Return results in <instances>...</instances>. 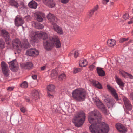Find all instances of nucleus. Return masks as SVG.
Wrapping results in <instances>:
<instances>
[{
  "label": "nucleus",
  "mask_w": 133,
  "mask_h": 133,
  "mask_svg": "<svg viewBox=\"0 0 133 133\" xmlns=\"http://www.w3.org/2000/svg\"><path fill=\"white\" fill-rule=\"evenodd\" d=\"M29 36L31 40L34 42H37L38 39H42L45 48L47 50H51L54 46L58 48L61 46V44L58 37L54 35L52 37H49L47 33L35 31H29Z\"/></svg>",
  "instance_id": "1"
},
{
  "label": "nucleus",
  "mask_w": 133,
  "mask_h": 133,
  "mask_svg": "<svg viewBox=\"0 0 133 133\" xmlns=\"http://www.w3.org/2000/svg\"><path fill=\"white\" fill-rule=\"evenodd\" d=\"M89 121L91 125L89 129L92 133H108L109 127L108 124L101 122V115L97 110L89 113L88 115Z\"/></svg>",
  "instance_id": "2"
},
{
  "label": "nucleus",
  "mask_w": 133,
  "mask_h": 133,
  "mask_svg": "<svg viewBox=\"0 0 133 133\" xmlns=\"http://www.w3.org/2000/svg\"><path fill=\"white\" fill-rule=\"evenodd\" d=\"M86 93L85 90L82 89H78L74 91L72 93L73 99L79 101H82L86 97Z\"/></svg>",
  "instance_id": "3"
},
{
  "label": "nucleus",
  "mask_w": 133,
  "mask_h": 133,
  "mask_svg": "<svg viewBox=\"0 0 133 133\" xmlns=\"http://www.w3.org/2000/svg\"><path fill=\"white\" fill-rule=\"evenodd\" d=\"M85 114L83 111L77 113L73 118L72 122L75 126L79 127L83 123L85 118Z\"/></svg>",
  "instance_id": "4"
},
{
  "label": "nucleus",
  "mask_w": 133,
  "mask_h": 133,
  "mask_svg": "<svg viewBox=\"0 0 133 133\" xmlns=\"http://www.w3.org/2000/svg\"><path fill=\"white\" fill-rule=\"evenodd\" d=\"M104 97L105 99L104 100L105 102H107V105L109 108H112L114 105L115 103V100L112 98H109L108 95H105Z\"/></svg>",
  "instance_id": "5"
},
{
  "label": "nucleus",
  "mask_w": 133,
  "mask_h": 133,
  "mask_svg": "<svg viewBox=\"0 0 133 133\" xmlns=\"http://www.w3.org/2000/svg\"><path fill=\"white\" fill-rule=\"evenodd\" d=\"M39 53V51L38 50L34 48H31L27 51L26 54L30 56L35 57L38 55Z\"/></svg>",
  "instance_id": "6"
},
{
  "label": "nucleus",
  "mask_w": 133,
  "mask_h": 133,
  "mask_svg": "<svg viewBox=\"0 0 133 133\" xmlns=\"http://www.w3.org/2000/svg\"><path fill=\"white\" fill-rule=\"evenodd\" d=\"M15 25L17 27L22 26V24L24 23L23 18L19 15L16 16L15 19Z\"/></svg>",
  "instance_id": "7"
},
{
  "label": "nucleus",
  "mask_w": 133,
  "mask_h": 133,
  "mask_svg": "<svg viewBox=\"0 0 133 133\" xmlns=\"http://www.w3.org/2000/svg\"><path fill=\"white\" fill-rule=\"evenodd\" d=\"M2 70L5 76H8L9 73V68L7 64L4 62H2L1 64Z\"/></svg>",
  "instance_id": "8"
},
{
  "label": "nucleus",
  "mask_w": 133,
  "mask_h": 133,
  "mask_svg": "<svg viewBox=\"0 0 133 133\" xmlns=\"http://www.w3.org/2000/svg\"><path fill=\"white\" fill-rule=\"evenodd\" d=\"M9 65L11 70L14 72H16L18 69L17 62L15 60L9 62Z\"/></svg>",
  "instance_id": "9"
},
{
  "label": "nucleus",
  "mask_w": 133,
  "mask_h": 133,
  "mask_svg": "<svg viewBox=\"0 0 133 133\" xmlns=\"http://www.w3.org/2000/svg\"><path fill=\"white\" fill-rule=\"evenodd\" d=\"M96 106L103 112L106 113L107 112V110L106 109L104 105L99 100H95L94 101Z\"/></svg>",
  "instance_id": "10"
},
{
  "label": "nucleus",
  "mask_w": 133,
  "mask_h": 133,
  "mask_svg": "<svg viewBox=\"0 0 133 133\" xmlns=\"http://www.w3.org/2000/svg\"><path fill=\"white\" fill-rule=\"evenodd\" d=\"M12 45L14 48H16V49L20 51L21 48V42L18 39H16L12 41Z\"/></svg>",
  "instance_id": "11"
},
{
  "label": "nucleus",
  "mask_w": 133,
  "mask_h": 133,
  "mask_svg": "<svg viewBox=\"0 0 133 133\" xmlns=\"http://www.w3.org/2000/svg\"><path fill=\"white\" fill-rule=\"evenodd\" d=\"M123 100L127 109L129 110H131L132 107L131 102L125 96L123 97Z\"/></svg>",
  "instance_id": "12"
},
{
  "label": "nucleus",
  "mask_w": 133,
  "mask_h": 133,
  "mask_svg": "<svg viewBox=\"0 0 133 133\" xmlns=\"http://www.w3.org/2000/svg\"><path fill=\"white\" fill-rule=\"evenodd\" d=\"M116 127L120 133H125L127 131V128L120 123L116 124Z\"/></svg>",
  "instance_id": "13"
},
{
  "label": "nucleus",
  "mask_w": 133,
  "mask_h": 133,
  "mask_svg": "<svg viewBox=\"0 0 133 133\" xmlns=\"http://www.w3.org/2000/svg\"><path fill=\"white\" fill-rule=\"evenodd\" d=\"M2 35V37L5 39L7 43H9L10 38L9 33L6 30H2L1 31Z\"/></svg>",
  "instance_id": "14"
},
{
  "label": "nucleus",
  "mask_w": 133,
  "mask_h": 133,
  "mask_svg": "<svg viewBox=\"0 0 133 133\" xmlns=\"http://www.w3.org/2000/svg\"><path fill=\"white\" fill-rule=\"evenodd\" d=\"M107 88L111 92L113 96L115 98L117 101L118 100V98L117 94L115 90L112 87L109 85H107Z\"/></svg>",
  "instance_id": "15"
},
{
  "label": "nucleus",
  "mask_w": 133,
  "mask_h": 133,
  "mask_svg": "<svg viewBox=\"0 0 133 133\" xmlns=\"http://www.w3.org/2000/svg\"><path fill=\"white\" fill-rule=\"evenodd\" d=\"M53 28L54 31L60 34H63V33L62 28L58 26L56 23H52Z\"/></svg>",
  "instance_id": "16"
},
{
  "label": "nucleus",
  "mask_w": 133,
  "mask_h": 133,
  "mask_svg": "<svg viewBox=\"0 0 133 133\" xmlns=\"http://www.w3.org/2000/svg\"><path fill=\"white\" fill-rule=\"evenodd\" d=\"M47 18L49 21L51 22L52 24L53 23H56L55 22L57 21V19L54 15L49 13L47 16Z\"/></svg>",
  "instance_id": "17"
},
{
  "label": "nucleus",
  "mask_w": 133,
  "mask_h": 133,
  "mask_svg": "<svg viewBox=\"0 0 133 133\" xmlns=\"http://www.w3.org/2000/svg\"><path fill=\"white\" fill-rule=\"evenodd\" d=\"M43 1L44 3L49 7L53 8L55 5V2L53 0H43Z\"/></svg>",
  "instance_id": "18"
},
{
  "label": "nucleus",
  "mask_w": 133,
  "mask_h": 133,
  "mask_svg": "<svg viewBox=\"0 0 133 133\" xmlns=\"http://www.w3.org/2000/svg\"><path fill=\"white\" fill-rule=\"evenodd\" d=\"M44 16V14L41 12H37L36 14V19L39 22H42Z\"/></svg>",
  "instance_id": "19"
},
{
  "label": "nucleus",
  "mask_w": 133,
  "mask_h": 133,
  "mask_svg": "<svg viewBox=\"0 0 133 133\" xmlns=\"http://www.w3.org/2000/svg\"><path fill=\"white\" fill-rule=\"evenodd\" d=\"M32 97L35 101L39 99V93L37 91L35 90L33 91Z\"/></svg>",
  "instance_id": "20"
},
{
  "label": "nucleus",
  "mask_w": 133,
  "mask_h": 133,
  "mask_svg": "<svg viewBox=\"0 0 133 133\" xmlns=\"http://www.w3.org/2000/svg\"><path fill=\"white\" fill-rule=\"evenodd\" d=\"M116 42L115 40L113 39H109L107 42V44L109 46L112 47L115 45Z\"/></svg>",
  "instance_id": "21"
},
{
  "label": "nucleus",
  "mask_w": 133,
  "mask_h": 133,
  "mask_svg": "<svg viewBox=\"0 0 133 133\" xmlns=\"http://www.w3.org/2000/svg\"><path fill=\"white\" fill-rule=\"evenodd\" d=\"M28 5L30 8L35 9L36 8L37 5L36 2L32 0L29 3Z\"/></svg>",
  "instance_id": "22"
},
{
  "label": "nucleus",
  "mask_w": 133,
  "mask_h": 133,
  "mask_svg": "<svg viewBox=\"0 0 133 133\" xmlns=\"http://www.w3.org/2000/svg\"><path fill=\"white\" fill-rule=\"evenodd\" d=\"M79 65L81 67H83L86 66L87 64V61L84 59H81L79 61Z\"/></svg>",
  "instance_id": "23"
},
{
  "label": "nucleus",
  "mask_w": 133,
  "mask_h": 133,
  "mask_svg": "<svg viewBox=\"0 0 133 133\" xmlns=\"http://www.w3.org/2000/svg\"><path fill=\"white\" fill-rule=\"evenodd\" d=\"M97 72L99 76H103L105 75L104 71L101 68H97Z\"/></svg>",
  "instance_id": "24"
},
{
  "label": "nucleus",
  "mask_w": 133,
  "mask_h": 133,
  "mask_svg": "<svg viewBox=\"0 0 133 133\" xmlns=\"http://www.w3.org/2000/svg\"><path fill=\"white\" fill-rule=\"evenodd\" d=\"M24 68L26 69H29L32 68L33 64L31 62H27L24 64Z\"/></svg>",
  "instance_id": "25"
},
{
  "label": "nucleus",
  "mask_w": 133,
  "mask_h": 133,
  "mask_svg": "<svg viewBox=\"0 0 133 133\" xmlns=\"http://www.w3.org/2000/svg\"><path fill=\"white\" fill-rule=\"evenodd\" d=\"M10 4L12 6L16 8H18L19 6L18 3L16 1L14 0H10L9 2Z\"/></svg>",
  "instance_id": "26"
},
{
  "label": "nucleus",
  "mask_w": 133,
  "mask_h": 133,
  "mask_svg": "<svg viewBox=\"0 0 133 133\" xmlns=\"http://www.w3.org/2000/svg\"><path fill=\"white\" fill-rule=\"evenodd\" d=\"M118 84L120 87H124V83L123 82L122 80L117 77L115 78Z\"/></svg>",
  "instance_id": "27"
},
{
  "label": "nucleus",
  "mask_w": 133,
  "mask_h": 133,
  "mask_svg": "<svg viewBox=\"0 0 133 133\" xmlns=\"http://www.w3.org/2000/svg\"><path fill=\"white\" fill-rule=\"evenodd\" d=\"M122 76L124 77H128L130 79H133V76L125 72H123L121 73Z\"/></svg>",
  "instance_id": "28"
},
{
  "label": "nucleus",
  "mask_w": 133,
  "mask_h": 133,
  "mask_svg": "<svg viewBox=\"0 0 133 133\" xmlns=\"http://www.w3.org/2000/svg\"><path fill=\"white\" fill-rule=\"evenodd\" d=\"M57 72L55 70H53L51 71L50 76L53 79H54L57 77Z\"/></svg>",
  "instance_id": "29"
},
{
  "label": "nucleus",
  "mask_w": 133,
  "mask_h": 133,
  "mask_svg": "<svg viewBox=\"0 0 133 133\" xmlns=\"http://www.w3.org/2000/svg\"><path fill=\"white\" fill-rule=\"evenodd\" d=\"M93 83L94 85L96 87L99 89L102 88V87L101 85L98 81H93Z\"/></svg>",
  "instance_id": "30"
},
{
  "label": "nucleus",
  "mask_w": 133,
  "mask_h": 133,
  "mask_svg": "<svg viewBox=\"0 0 133 133\" xmlns=\"http://www.w3.org/2000/svg\"><path fill=\"white\" fill-rule=\"evenodd\" d=\"M66 78L65 75L64 73L61 74L58 77V79L60 81L65 80Z\"/></svg>",
  "instance_id": "31"
},
{
  "label": "nucleus",
  "mask_w": 133,
  "mask_h": 133,
  "mask_svg": "<svg viewBox=\"0 0 133 133\" xmlns=\"http://www.w3.org/2000/svg\"><path fill=\"white\" fill-rule=\"evenodd\" d=\"M73 53L74 56L75 58H77L79 55L78 51L73 50L69 54V55L71 56V54Z\"/></svg>",
  "instance_id": "32"
},
{
  "label": "nucleus",
  "mask_w": 133,
  "mask_h": 133,
  "mask_svg": "<svg viewBox=\"0 0 133 133\" xmlns=\"http://www.w3.org/2000/svg\"><path fill=\"white\" fill-rule=\"evenodd\" d=\"M29 46V44L28 40L26 39L24 40L23 42V46L24 47L27 48Z\"/></svg>",
  "instance_id": "33"
},
{
  "label": "nucleus",
  "mask_w": 133,
  "mask_h": 133,
  "mask_svg": "<svg viewBox=\"0 0 133 133\" xmlns=\"http://www.w3.org/2000/svg\"><path fill=\"white\" fill-rule=\"evenodd\" d=\"M47 89L49 91H54L55 87L53 85H49L47 87Z\"/></svg>",
  "instance_id": "34"
},
{
  "label": "nucleus",
  "mask_w": 133,
  "mask_h": 133,
  "mask_svg": "<svg viewBox=\"0 0 133 133\" xmlns=\"http://www.w3.org/2000/svg\"><path fill=\"white\" fill-rule=\"evenodd\" d=\"M20 86L23 88H26L28 87V84L26 81H24L20 85Z\"/></svg>",
  "instance_id": "35"
},
{
  "label": "nucleus",
  "mask_w": 133,
  "mask_h": 133,
  "mask_svg": "<svg viewBox=\"0 0 133 133\" xmlns=\"http://www.w3.org/2000/svg\"><path fill=\"white\" fill-rule=\"evenodd\" d=\"M36 28L38 29H42L43 27L44 26L42 24L39 23H37L36 24Z\"/></svg>",
  "instance_id": "36"
},
{
  "label": "nucleus",
  "mask_w": 133,
  "mask_h": 133,
  "mask_svg": "<svg viewBox=\"0 0 133 133\" xmlns=\"http://www.w3.org/2000/svg\"><path fill=\"white\" fill-rule=\"evenodd\" d=\"M4 42L2 39H0V48H4Z\"/></svg>",
  "instance_id": "37"
},
{
  "label": "nucleus",
  "mask_w": 133,
  "mask_h": 133,
  "mask_svg": "<svg viewBox=\"0 0 133 133\" xmlns=\"http://www.w3.org/2000/svg\"><path fill=\"white\" fill-rule=\"evenodd\" d=\"M129 39V38H123L119 40V42L121 43H122L128 40Z\"/></svg>",
  "instance_id": "38"
},
{
  "label": "nucleus",
  "mask_w": 133,
  "mask_h": 133,
  "mask_svg": "<svg viewBox=\"0 0 133 133\" xmlns=\"http://www.w3.org/2000/svg\"><path fill=\"white\" fill-rule=\"evenodd\" d=\"M98 9V6L96 5L94 7L93 9L92 10H91V13H93L94 12L96 11Z\"/></svg>",
  "instance_id": "39"
},
{
  "label": "nucleus",
  "mask_w": 133,
  "mask_h": 133,
  "mask_svg": "<svg viewBox=\"0 0 133 133\" xmlns=\"http://www.w3.org/2000/svg\"><path fill=\"white\" fill-rule=\"evenodd\" d=\"M81 70L80 69L76 68L74 70V73H76L80 72Z\"/></svg>",
  "instance_id": "40"
},
{
  "label": "nucleus",
  "mask_w": 133,
  "mask_h": 133,
  "mask_svg": "<svg viewBox=\"0 0 133 133\" xmlns=\"http://www.w3.org/2000/svg\"><path fill=\"white\" fill-rule=\"evenodd\" d=\"M123 18L125 19H127L129 18V15L127 14H124L123 16Z\"/></svg>",
  "instance_id": "41"
},
{
  "label": "nucleus",
  "mask_w": 133,
  "mask_h": 133,
  "mask_svg": "<svg viewBox=\"0 0 133 133\" xmlns=\"http://www.w3.org/2000/svg\"><path fill=\"white\" fill-rule=\"evenodd\" d=\"M24 19L27 21H28L30 20L31 17L30 15H28L24 17Z\"/></svg>",
  "instance_id": "42"
},
{
  "label": "nucleus",
  "mask_w": 133,
  "mask_h": 133,
  "mask_svg": "<svg viewBox=\"0 0 133 133\" xmlns=\"http://www.w3.org/2000/svg\"><path fill=\"white\" fill-rule=\"evenodd\" d=\"M69 0H59V1L64 4H66L67 3Z\"/></svg>",
  "instance_id": "43"
},
{
  "label": "nucleus",
  "mask_w": 133,
  "mask_h": 133,
  "mask_svg": "<svg viewBox=\"0 0 133 133\" xmlns=\"http://www.w3.org/2000/svg\"><path fill=\"white\" fill-rule=\"evenodd\" d=\"M47 67L46 65L44 66L41 67V71H44L46 69V68Z\"/></svg>",
  "instance_id": "44"
},
{
  "label": "nucleus",
  "mask_w": 133,
  "mask_h": 133,
  "mask_svg": "<svg viewBox=\"0 0 133 133\" xmlns=\"http://www.w3.org/2000/svg\"><path fill=\"white\" fill-rule=\"evenodd\" d=\"M20 110L23 113L24 112L26 111L25 108L24 107H22L20 108Z\"/></svg>",
  "instance_id": "45"
},
{
  "label": "nucleus",
  "mask_w": 133,
  "mask_h": 133,
  "mask_svg": "<svg viewBox=\"0 0 133 133\" xmlns=\"http://www.w3.org/2000/svg\"><path fill=\"white\" fill-rule=\"evenodd\" d=\"M95 66L93 65H90L89 67L90 70H92L94 69Z\"/></svg>",
  "instance_id": "46"
},
{
  "label": "nucleus",
  "mask_w": 133,
  "mask_h": 133,
  "mask_svg": "<svg viewBox=\"0 0 133 133\" xmlns=\"http://www.w3.org/2000/svg\"><path fill=\"white\" fill-rule=\"evenodd\" d=\"M14 89V88L13 87H9L7 90L8 91H10Z\"/></svg>",
  "instance_id": "47"
},
{
  "label": "nucleus",
  "mask_w": 133,
  "mask_h": 133,
  "mask_svg": "<svg viewBox=\"0 0 133 133\" xmlns=\"http://www.w3.org/2000/svg\"><path fill=\"white\" fill-rule=\"evenodd\" d=\"M109 2V0H103L102 3L104 4H105Z\"/></svg>",
  "instance_id": "48"
},
{
  "label": "nucleus",
  "mask_w": 133,
  "mask_h": 133,
  "mask_svg": "<svg viewBox=\"0 0 133 133\" xmlns=\"http://www.w3.org/2000/svg\"><path fill=\"white\" fill-rule=\"evenodd\" d=\"M48 96L51 98H53V96L49 92H48Z\"/></svg>",
  "instance_id": "49"
},
{
  "label": "nucleus",
  "mask_w": 133,
  "mask_h": 133,
  "mask_svg": "<svg viewBox=\"0 0 133 133\" xmlns=\"http://www.w3.org/2000/svg\"><path fill=\"white\" fill-rule=\"evenodd\" d=\"M32 77L35 80L37 79V76L36 75H32Z\"/></svg>",
  "instance_id": "50"
},
{
  "label": "nucleus",
  "mask_w": 133,
  "mask_h": 133,
  "mask_svg": "<svg viewBox=\"0 0 133 133\" xmlns=\"http://www.w3.org/2000/svg\"><path fill=\"white\" fill-rule=\"evenodd\" d=\"M133 23V17L132 18L130 21L128 22V24H131Z\"/></svg>",
  "instance_id": "51"
},
{
  "label": "nucleus",
  "mask_w": 133,
  "mask_h": 133,
  "mask_svg": "<svg viewBox=\"0 0 133 133\" xmlns=\"http://www.w3.org/2000/svg\"><path fill=\"white\" fill-rule=\"evenodd\" d=\"M91 11L89 12V16L90 17H91L92 16V14L93 13H91Z\"/></svg>",
  "instance_id": "52"
},
{
  "label": "nucleus",
  "mask_w": 133,
  "mask_h": 133,
  "mask_svg": "<svg viewBox=\"0 0 133 133\" xmlns=\"http://www.w3.org/2000/svg\"><path fill=\"white\" fill-rule=\"evenodd\" d=\"M130 95L131 96L133 100V92L131 93Z\"/></svg>",
  "instance_id": "53"
},
{
  "label": "nucleus",
  "mask_w": 133,
  "mask_h": 133,
  "mask_svg": "<svg viewBox=\"0 0 133 133\" xmlns=\"http://www.w3.org/2000/svg\"><path fill=\"white\" fill-rule=\"evenodd\" d=\"M0 133H5L4 131H0Z\"/></svg>",
  "instance_id": "54"
},
{
  "label": "nucleus",
  "mask_w": 133,
  "mask_h": 133,
  "mask_svg": "<svg viewBox=\"0 0 133 133\" xmlns=\"http://www.w3.org/2000/svg\"><path fill=\"white\" fill-rule=\"evenodd\" d=\"M29 99L28 98L26 100V101L27 102H29Z\"/></svg>",
  "instance_id": "55"
},
{
  "label": "nucleus",
  "mask_w": 133,
  "mask_h": 133,
  "mask_svg": "<svg viewBox=\"0 0 133 133\" xmlns=\"http://www.w3.org/2000/svg\"><path fill=\"white\" fill-rule=\"evenodd\" d=\"M132 40H130V41H129L128 42V43H130V42H131L132 41Z\"/></svg>",
  "instance_id": "56"
},
{
  "label": "nucleus",
  "mask_w": 133,
  "mask_h": 133,
  "mask_svg": "<svg viewBox=\"0 0 133 133\" xmlns=\"http://www.w3.org/2000/svg\"><path fill=\"white\" fill-rule=\"evenodd\" d=\"M120 88L121 89H122V90L123 89V87H120Z\"/></svg>",
  "instance_id": "57"
},
{
  "label": "nucleus",
  "mask_w": 133,
  "mask_h": 133,
  "mask_svg": "<svg viewBox=\"0 0 133 133\" xmlns=\"http://www.w3.org/2000/svg\"><path fill=\"white\" fill-rule=\"evenodd\" d=\"M132 12H133V9H132Z\"/></svg>",
  "instance_id": "58"
},
{
  "label": "nucleus",
  "mask_w": 133,
  "mask_h": 133,
  "mask_svg": "<svg viewBox=\"0 0 133 133\" xmlns=\"http://www.w3.org/2000/svg\"><path fill=\"white\" fill-rule=\"evenodd\" d=\"M2 101H3V99L2 100Z\"/></svg>",
  "instance_id": "59"
}]
</instances>
